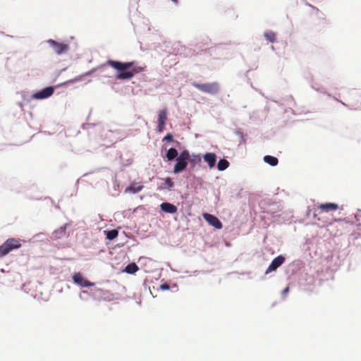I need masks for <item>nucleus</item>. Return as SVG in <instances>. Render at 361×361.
Instances as JSON below:
<instances>
[{
  "label": "nucleus",
  "mask_w": 361,
  "mask_h": 361,
  "mask_svg": "<svg viewBox=\"0 0 361 361\" xmlns=\"http://www.w3.org/2000/svg\"><path fill=\"white\" fill-rule=\"evenodd\" d=\"M139 269L137 265L135 263L128 264L125 268V271L128 274H135Z\"/></svg>",
  "instance_id": "16"
},
{
  "label": "nucleus",
  "mask_w": 361,
  "mask_h": 361,
  "mask_svg": "<svg viewBox=\"0 0 361 361\" xmlns=\"http://www.w3.org/2000/svg\"><path fill=\"white\" fill-rule=\"evenodd\" d=\"M167 120V111L166 109H163L159 111L158 114V122H161L166 123V121Z\"/></svg>",
  "instance_id": "20"
},
{
  "label": "nucleus",
  "mask_w": 361,
  "mask_h": 361,
  "mask_svg": "<svg viewBox=\"0 0 361 361\" xmlns=\"http://www.w3.org/2000/svg\"><path fill=\"white\" fill-rule=\"evenodd\" d=\"M190 160V155L188 150L185 149L180 152L176 159V163L173 167V172L178 173L184 171L187 166L188 161Z\"/></svg>",
  "instance_id": "3"
},
{
  "label": "nucleus",
  "mask_w": 361,
  "mask_h": 361,
  "mask_svg": "<svg viewBox=\"0 0 361 361\" xmlns=\"http://www.w3.org/2000/svg\"><path fill=\"white\" fill-rule=\"evenodd\" d=\"M201 161V157L199 155H193V158L190 160L193 164L199 163Z\"/></svg>",
  "instance_id": "23"
},
{
  "label": "nucleus",
  "mask_w": 361,
  "mask_h": 361,
  "mask_svg": "<svg viewBox=\"0 0 361 361\" xmlns=\"http://www.w3.org/2000/svg\"><path fill=\"white\" fill-rule=\"evenodd\" d=\"M21 247V240L19 238H8L0 245V258H2L14 250Z\"/></svg>",
  "instance_id": "2"
},
{
  "label": "nucleus",
  "mask_w": 361,
  "mask_h": 361,
  "mask_svg": "<svg viewBox=\"0 0 361 361\" xmlns=\"http://www.w3.org/2000/svg\"><path fill=\"white\" fill-rule=\"evenodd\" d=\"M135 61L123 63L118 61L108 60L106 64L118 71L116 78L118 80H128L135 76V74L140 73L144 68L135 66Z\"/></svg>",
  "instance_id": "1"
},
{
  "label": "nucleus",
  "mask_w": 361,
  "mask_h": 361,
  "mask_svg": "<svg viewBox=\"0 0 361 361\" xmlns=\"http://www.w3.org/2000/svg\"><path fill=\"white\" fill-rule=\"evenodd\" d=\"M97 290L99 291V292L102 291V289H100V288H97Z\"/></svg>",
  "instance_id": "29"
},
{
  "label": "nucleus",
  "mask_w": 361,
  "mask_h": 361,
  "mask_svg": "<svg viewBox=\"0 0 361 361\" xmlns=\"http://www.w3.org/2000/svg\"><path fill=\"white\" fill-rule=\"evenodd\" d=\"M104 233H106V238L110 240L115 239L118 235V232L116 229L105 231Z\"/></svg>",
  "instance_id": "17"
},
{
  "label": "nucleus",
  "mask_w": 361,
  "mask_h": 361,
  "mask_svg": "<svg viewBox=\"0 0 361 361\" xmlns=\"http://www.w3.org/2000/svg\"><path fill=\"white\" fill-rule=\"evenodd\" d=\"M169 288H170V286L167 283H163L160 286V289L162 290H169Z\"/></svg>",
  "instance_id": "26"
},
{
  "label": "nucleus",
  "mask_w": 361,
  "mask_h": 361,
  "mask_svg": "<svg viewBox=\"0 0 361 361\" xmlns=\"http://www.w3.org/2000/svg\"><path fill=\"white\" fill-rule=\"evenodd\" d=\"M54 89L52 87H47L35 93L32 98L35 99H44L49 97L54 93Z\"/></svg>",
  "instance_id": "7"
},
{
  "label": "nucleus",
  "mask_w": 361,
  "mask_h": 361,
  "mask_svg": "<svg viewBox=\"0 0 361 361\" xmlns=\"http://www.w3.org/2000/svg\"><path fill=\"white\" fill-rule=\"evenodd\" d=\"M66 234V226H62L53 233L54 238H60Z\"/></svg>",
  "instance_id": "19"
},
{
  "label": "nucleus",
  "mask_w": 361,
  "mask_h": 361,
  "mask_svg": "<svg viewBox=\"0 0 361 361\" xmlns=\"http://www.w3.org/2000/svg\"><path fill=\"white\" fill-rule=\"evenodd\" d=\"M164 127H165V123H164L158 122L157 131L159 133H161L163 131Z\"/></svg>",
  "instance_id": "24"
},
{
  "label": "nucleus",
  "mask_w": 361,
  "mask_h": 361,
  "mask_svg": "<svg viewBox=\"0 0 361 361\" xmlns=\"http://www.w3.org/2000/svg\"><path fill=\"white\" fill-rule=\"evenodd\" d=\"M192 86L202 92L210 94H216L220 90V85L217 82H207L203 84L194 82H192Z\"/></svg>",
  "instance_id": "4"
},
{
  "label": "nucleus",
  "mask_w": 361,
  "mask_h": 361,
  "mask_svg": "<svg viewBox=\"0 0 361 361\" xmlns=\"http://www.w3.org/2000/svg\"><path fill=\"white\" fill-rule=\"evenodd\" d=\"M264 162H266L267 164H268L272 166H276L279 163V160L276 157L270 156V155L264 156Z\"/></svg>",
  "instance_id": "14"
},
{
  "label": "nucleus",
  "mask_w": 361,
  "mask_h": 361,
  "mask_svg": "<svg viewBox=\"0 0 361 361\" xmlns=\"http://www.w3.org/2000/svg\"><path fill=\"white\" fill-rule=\"evenodd\" d=\"M203 218L204 220L208 222L211 226H214L217 229H221L223 227V225L220 220L215 216L205 213L203 214Z\"/></svg>",
  "instance_id": "8"
},
{
  "label": "nucleus",
  "mask_w": 361,
  "mask_h": 361,
  "mask_svg": "<svg viewBox=\"0 0 361 361\" xmlns=\"http://www.w3.org/2000/svg\"><path fill=\"white\" fill-rule=\"evenodd\" d=\"M289 292V288L288 287H286V288H284L282 291V295H286Z\"/></svg>",
  "instance_id": "27"
},
{
  "label": "nucleus",
  "mask_w": 361,
  "mask_h": 361,
  "mask_svg": "<svg viewBox=\"0 0 361 361\" xmlns=\"http://www.w3.org/2000/svg\"><path fill=\"white\" fill-rule=\"evenodd\" d=\"M73 282L80 286H82V287H88V286H93L94 285V283L92 282H90L87 280H86L82 274L80 272L78 273H75L73 276Z\"/></svg>",
  "instance_id": "6"
},
{
  "label": "nucleus",
  "mask_w": 361,
  "mask_h": 361,
  "mask_svg": "<svg viewBox=\"0 0 361 361\" xmlns=\"http://www.w3.org/2000/svg\"><path fill=\"white\" fill-rule=\"evenodd\" d=\"M47 42L57 54H61L68 49V45L67 44L58 42L54 39H49Z\"/></svg>",
  "instance_id": "5"
},
{
  "label": "nucleus",
  "mask_w": 361,
  "mask_h": 361,
  "mask_svg": "<svg viewBox=\"0 0 361 361\" xmlns=\"http://www.w3.org/2000/svg\"><path fill=\"white\" fill-rule=\"evenodd\" d=\"M174 3H177L178 0H171Z\"/></svg>",
  "instance_id": "28"
},
{
  "label": "nucleus",
  "mask_w": 361,
  "mask_h": 361,
  "mask_svg": "<svg viewBox=\"0 0 361 361\" xmlns=\"http://www.w3.org/2000/svg\"><path fill=\"white\" fill-rule=\"evenodd\" d=\"M203 159L210 168H213L215 166L216 156L214 153H207L204 155Z\"/></svg>",
  "instance_id": "12"
},
{
  "label": "nucleus",
  "mask_w": 361,
  "mask_h": 361,
  "mask_svg": "<svg viewBox=\"0 0 361 361\" xmlns=\"http://www.w3.org/2000/svg\"><path fill=\"white\" fill-rule=\"evenodd\" d=\"M317 209L321 212H329L330 211H335L339 209V206L335 203H324L317 206Z\"/></svg>",
  "instance_id": "10"
},
{
  "label": "nucleus",
  "mask_w": 361,
  "mask_h": 361,
  "mask_svg": "<svg viewBox=\"0 0 361 361\" xmlns=\"http://www.w3.org/2000/svg\"><path fill=\"white\" fill-rule=\"evenodd\" d=\"M285 262V258L282 255H279L274 258L271 264H269V267L266 270L265 274H269L273 271H275L283 263Z\"/></svg>",
  "instance_id": "9"
},
{
  "label": "nucleus",
  "mask_w": 361,
  "mask_h": 361,
  "mask_svg": "<svg viewBox=\"0 0 361 361\" xmlns=\"http://www.w3.org/2000/svg\"><path fill=\"white\" fill-rule=\"evenodd\" d=\"M178 155V151L175 148H170L166 152V157L168 161H173Z\"/></svg>",
  "instance_id": "15"
},
{
  "label": "nucleus",
  "mask_w": 361,
  "mask_h": 361,
  "mask_svg": "<svg viewBox=\"0 0 361 361\" xmlns=\"http://www.w3.org/2000/svg\"><path fill=\"white\" fill-rule=\"evenodd\" d=\"M173 135L171 133H168L164 138L163 141H172Z\"/></svg>",
  "instance_id": "25"
},
{
  "label": "nucleus",
  "mask_w": 361,
  "mask_h": 361,
  "mask_svg": "<svg viewBox=\"0 0 361 361\" xmlns=\"http://www.w3.org/2000/svg\"><path fill=\"white\" fill-rule=\"evenodd\" d=\"M264 35L270 42H274L276 41V34L272 31L266 32Z\"/></svg>",
  "instance_id": "21"
},
{
  "label": "nucleus",
  "mask_w": 361,
  "mask_h": 361,
  "mask_svg": "<svg viewBox=\"0 0 361 361\" xmlns=\"http://www.w3.org/2000/svg\"><path fill=\"white\" fill-rule=\"evenodd\" d=\"M229 166V162L226 159H220L217 164V168L219 171L226 169Z\"/></svg>",
  "instance_id": "18"
},
{
  "label": "nucleus",
  "mask_w": 361,
  "mask_h": 361,
  "mask_svg": "<svg viewBox=\"0 0 361 361\" xmlns=\"http://www.w3.org/2000/svg\"><path fill=\"white\" fill-rule=\"evenodd\" d=\"M164 181H165V183H164V186L163 187L164 188H171L174 185L173 182L171 180V179L170 178H165Z\"/></svg>",
  "instance_id": "22"
},
{
  "label": "nucleus",
  "mask_w": 361,
  "mask_h": 361,
  "mask_svg": "<svg viewBox=\"0 0 361 361\" xmlns=\"http://www.w3.org/2000/svg\"><path fill=\"white\" fill-rule=\"evenodd\" d=\"M143 188V185L140 183H133L128 187L126 188L125 192L137 193L141 191Z\"/></svg>",
  "instance_id": "13"
},
{
  "label": "nucleus",
  "mask_w": 361,
  "mask_h": 361,
  "mask_svg": "<svg viewBox=\"0 0 361 361\" xmlns=\"http://www.w3.org/2000/svg\"><path fill=\"white\" fill-rule=\"evenodd\" d=\"M160 207L162 211L169 214H174L177 212V207L171 203L164 202L161 204Z\"/></svg>",
  "instance_id": "11"
}]
</instances>
